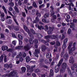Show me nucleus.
I'll list each match as a JSON object with an SVG mask.
<instances>
[{"label": "nucleus", "instance_id": "nucleus-36", "mask_svg": "<svg viewBox=\"0 0 77 77\" xmlns=\"http://www.w3.org/2000/svg\"><path fill=\"white\" fill-rule=\"evenodd\" d=\"M27 55L26 54L25 52H23L22 53V57H23V58H24L25 57H26V56Z\"/></svg>", "mask_w": 77, "mask_h": 77}, {"label": "nucleus", "instance_id": "nucleus-57", "mask_svg": "<svg viewBox=\"0 0 77 77\" xmlns=\"http://www.w3.org/2000/svg\"><path fill=\"white\" fill-rule=\"evenodd\" d=\"M52 32V31H51L50 30V31H48V35H50V34H51Z\"/></svg>", "mask_w": 77, "mask_h": 77}, {"label": "nucleus", "instance_id": "nucleus-33", "mask_svg": "<svg viewBox=\"0 0 77 77\" xmlns=\"http://www.w3.org/2000/svg\"><path fill=\"white\" fill-rule=\"evenodd\" d=\"M17 55V52H14L12 54L11 57L12 58H14L15 56Z\"/></svg>", "mask_w": 77, "mask_h": 77}, {"label": "nucleus", "instance_id": "nucleus-1", "mask_svg": "<svg viewBox=\"0 0 77 77\" xmlns=\"http://www.w3.org/2000/svg\"><path fill=\"white\" fill-rule=\"evenodd\" d=\"M23 29L24 30H25L28 33L29 37L30 38L29 39V44H33L34 41L32 39H34V36L33 35H36V32L34 31V29H30V31L29 29L25 25L23 26ZM31 32L32 34L31 33Z\"/></svg>", "mask_w": 77, "mask_h": 77}, {"label": "nucleus", "instance_id": "nucleus-26", "mask_svg": "<svg viewBox=\"0 0 77 77\" xmlns=\"http://www.w3.org/2000/svg\"><path fill=\"white\" fill-rule=\"evenodd\" d=\"M32 6L34 8H38V6L36 4V3L35 2H33L32 3Z\"/></svg>", "mask_w": 77, "mask_h": 77}, {"label": "nucleus", "instance_id": "nucleus-64", "mask_svg": "<svg viewBox=\"0 0 77 77\" xmlns=\"http://www.w3.org/2000/svg\"><path fill=\"white\" fill-rule=\"evenodd\" d=\"M73 67H74V68H77V63H75L73 65Z\"/></svg>", "mask_w": 77, "mask_h": 77}, {"label": "nucleus", "instance_id": "nucleus-38", "mask_svg": "<svg viewBox=\"0 0 77 77\" xmlns=\"http://www.w3.org/2000/svg\"><path fill=\"white\" fill-rule=\"evenodd\" d=\"M0 17L1 18H4V17H5V13H2L1 14Z\"/></svg>", "mask_w": 77, "mask_h": 77}, {"label": "nucleus", "instance_id": "nucleus-12", "mask_svg": "<svg viewBox=\"0 0 77 77\" xmlns=\"http://www.w3.org/2000/svg\"><path fill=\"white\" fill-rule=\"evenodd\" d=\"M69 62L70 63H73L74 62V60L73 57L71 56L70 58V59L69 60Z\"/></svg>", "mask_w": 77, "mask_h": 77}, {"label": "nucleus", "instance_id": "nucleus-28", "mask_svg": "<svg viewBox=\"0 0 77 77\" xmlns=\"http://www.w3.org/2000/svg\"><path fill=\"white\" fill-rule=\"evenodd\" d=\"M14 9L15 12H16L17 13H19V10L18 9V8H17V7L15 6L14 7Z\"/></svg>", "mask_w": 77, "mask_h": 77}, {"label": "nucleus", "instance_id": "nucleus-23", "mask_svg": "<svg viewBox=\"0 0 77 77\" xmlns=\"http://www.w3.org/2000/svg\"><path fill=\"white\" fill-rule=\"evenodd\" d=\"M18 37L19 38L18 40H23V37L20 34H19L18 35Z\"/></svg>", "mask_w": 77, "mask_h": 77}, {"label": "nucleus", "instance_id": "nucleus-24", "mask_svg": "<svg viewBox=\"0 0 77 77\" xmlns=\"http://www.w3.org/2000/svg\"><path fill=\"white\" fill-rule=\"evenodd\" d=\"M21 70L22 72H25L26 70V68L24 67H23L21 68Z\"/></svg>", "mask_w": 77, "mask_h": 77}, {"label": "nucleus", "instance_id": "nucleus-39", "mask_svg": "<svg viewBox=\"0 0 77 77\" xmlns=\"http://www.w3.org/2000/svg\"><path fill=\"white\" fill-rule=\"evenodd\" d=\"M48 15H49L48 13H46L44 15V18H47V17H49Z\"/></svg>", "mask_w": 77, "mask_h": 77}, {"label": "nucleus", "instance_id": "nucleus-56", "mask_svg": "<svg viewBox=\"0 0 77 77\" xmlns=\"http://www.w3.org/2000/svg\"><path fill=\"white\" fill-rule=\"evenodd\" d=\"M35 72L36 73L38 72H39V69H37L35 70Z\"/></svg>", "mask_w": 77, "mask_h": 77}, {"label": "nucleus", "instance_id": "nucleus-34", "mask_svg": "<svg viewBox=\"0 0 77 77\" xmlns=\"http://www.w3.org/2000/svg\"><path fill=\"white\" fill-rule=\"evenodd\" d=\"M3 55H2L0 57V62H3Z\"/></svg>", "mask_w": 77, "mask_h": 77}, {"label": "nucleus", "instance_id": "nucleus-11", "mask_svg": "<svg viewBox=\"0 0 77 77\" xmlns=\"http://www.w3.org/2000/svg\"><path fill=\"white\" fill-rule=\"evenodd\" d=\"M35 27H38V28L39 30H41V29H44V28L42 25L39 26V25H38V24H36L35 25Z\"/></svg>", "mask_w": 77, "mask_h": 77}, {"label": "nucleus", "instance_id": "nucleus-63", "mask_svg": "<svg viewBox=\"0 0 77 77\" xmlns=\"http://www.w3.org/2000/svg\"><path fill=\"white\" fill-rule=\"evenodd\" d=\"M66 18L67 19H70V18L71 17H70V16H69V15H67L66 16Z\"/></svg>", "mask_w": 77, "mask_h": 77}, {"label": "nucleus", "instance_id": "nucleus-20", "mask_svg": "<svg viewBox=\"0 0 77 77\" xmlns=\"http://www.w3.org/2000/svg\"><path fill=\"white\" fill-rule=\"evenodd\" d=\"M39 11L38 10H37L36 12V15L38 17H40L41 16V13H39Z\"/></svg>", "mask_w": 77, "mask_h": 77}, {"label": "nucleus", "instance_id": "nucleus-22", "mask_svg": "<svg viewBox=\"0 0 77 77\" xmlns=\"http://www.w3.org/2000/svg\"><path fill=\"white\" fill-rule=\"evenodd\" d=\"M46 55L47 58H50L51 57V54L50 53L46 54Z\"/></svg>", "mask_w": 77, "mask_h": 77}, {"label": "nucleus", "instance_id": "nucleus-27", "mask_svg": "<svg viewBox=\"0 0 77 77\" xmlns=\"http://www.w3.org/2000/svg\"><path fill=\"white\" fill-rule=\"evenodd\" d=\"M63 57L64 59L66 60L68 58V54H65L64 55Z\"/></svg>", "mask_w": 77, "mask_h": 77}, {"label": "nucleus", "instance_id": "nucleus-44", "mask_svg": "<svg viewBox=\"0 0 77 77\" xmlns=\"http://www.w3.org/2000/svg\"><path fill=\"white\" fill-rule=\"evenodd\" d=\"M71 29H69L67 31L68 34L69 35V34H71Z\"/></svg>", "mask_w": 77, "mask_h": 77}, {"label": "nucleus", "instance_id": "nucleus-4", "mask_svg": "<svg viewBox=\"0 0 77 77\" xmlns=\"http://www.w3.org/2000/svg\"><path fill=\"white\" fill-rule=\"evenodd\" d=\"M17 74H18L17 72L13 71L12 72H11L10 74H7L6 75H5V77H14V76H16L17 75Z\"/></svg>", "mask_w": 77, "mask_h": 77}, {"label": "nucleus", "instance_id": "nucleus-32", "mask_svg": "<svg viewBox=\"0 0 77 77\" xmlns=\"http://www.w3.org/2000/svg\"><path fill=\"white\" fill-rule=\"evenodd\" d=\"M50 75L51 76H53V75L54 74V72H53V70L52 69H51L50 70Z\"/></svg>", "mask_w": 77, "mask_h": 77}, {"label": "nucleus", "instance_id": "nucleus-3", "mask_svg": "<svg viewBox=\"0 0 77 77\" xmlns=\"http://www.w3.org/2000/svg\"><path fill=\"white\" fill-rule=\"evenodd\" d=\"M63 58H62L59 61V63L57 65V66H56L55 67V72L57 73L58 72H59V66H60L62 64V62H63Z\"/></svg>", "mask_w": 77, "mask_h": 77}, {"label": "nucleus", "instance_id": "nucleus-61", "mask_svg": "<svg viewBox=\"0 0 77 77\" xmlns=\"http://www.w3.org/2000/svg\"><path fill=\"white\" fill-rule=\"evenodd\" d=\"M28 72L27 73V75L29 76V75H30L31 74V72Z\"/></svg>", "mask_w": 77, "mask_h": 77}, {"label": "nucleus", "instance_id": "nucleus-43", "mask_svg": "<svg viewBox=\"0 0 77 77\" xmlns=\"http://www.w3.org/2000/svg\"><path fill=\"white\" fill-rule=\"evenodd\" d=\"M32 8H33V6H30L29 7H27V9L28 11H30V10H31V9H32Z\"/></svg>", "mask_w": 77, "mask_h": 77}, {"label": "nucleus", "instance_id": "nucleus-46", "mask_svg": "<svg viewBox=\"0 0 77 77\" xmlns=\"http://www.w3.org/2000/svg\"><path fill=\"white\" fill-rule=\"evenodd\" d=\"M35 21L37 22V23L39 21V19L38 18V17H36L35 18Z\"/></svg>", "mask_w": 77, "mask_h": 77}, {"label": "nucleus", "instance_id": "nucleus-55", "mask_svg": "<svg viewBox=\"0 0 77 77\" xmlns=\"http://www.w3.org/2000/svg\"><path fill=\"white\" fill-rule=\"evenodd\" d=\"M22 15L23 17H26V15L25 12H22Z\"/></svg>", "mask_w": 77, "mask_h": 77}, {"label": "nucleus", "instance_id": "nucleus-21", "mask_svg": "<svg viewBox=\"0 0 77 77\" xmlns=\"http://www.w3.org/2000/svg\"><path fill=\"white\" fill-rule=\"evenodd\" d=\"M67 71L69 75H71V77H73V75H72V74L71 73V70L68 68H67Z\"/></svg>", "mask_w": 77, "mask_h": 77}, {"label": "nucleus", "instance_id": "nucleus-13", "mask_svg": "<svg viewBox=\"0 0 77 77\" xmlns=\"http://www.w3.org/2000/svg\"><path fill=\"white\" fill-rule=\"evenodd\" d=\"M41 49L42 51H45L47 49L46 46L44 45H42Z\"/></svg>", "mask_w": 77, "mask_h": 77}, {"label": "nucleus", "instance_id": "nucleus-10", "mask_svg": "<svg viewBox=\"0 0 77 77\" xmlns=\"http://www.w3.org/2000/svg\"><path fill=\"white\" fill-rule=\"evenodd\" d=\"M30 47L29 46V45L27 44L26 45H25L24 47V49L25 51H28L29 50V48Z\"/></svg>", "mask_w": 77, "mask_h": 77}, {"label": "nucleus", "instance_id": "nucleus-60", "mask_svg": "<svg viewBox=\"0 0 77 77\" xmlns=\"http://www.w3.org/2000/svg\"><path fill=\"white\" fill-rule=\"evenodd\" d=\"M44 61V59L43 58H42L40 59V62L41 63H42Z\"/></svg>", "mask_w": 77, "mask_h": 77}, {"label": "nucleus", "instance_id": "nucleus-58", "mask_svg": "<svg viewBox=\"0 0 77 77\" xmlns=\"http://www.w3.org/2000/svg\"><path fill=\"white\" fill-rule=\"evenodd\" d=\"M9 5H10L11 6H13L14 5V4L13 3H9Z\"/></svg>", "mask_w": 77, "mask_h": 77}, {"label": "nucleus", "instance_id": "nucleus-16", "mask_svg": "<svg viewBox=\"0 0 77 77\" xmlns=\"http://www.w3.org/2000/svg\"><path fill=\"white\" fill-rule=\"evenodd\" d=\"M8 49V46L4 45L2 46V51H5Z\"/></svg>", "mask_w": 77, "mask_h": 77}, {"label": "nucleus", "instance_id": "nucleus-49", "mask_svg": "<svg viewBox=\"0 0 77 77\" xmlns=\"http://www.w3.org/2000/svg\"><path fill=\"white\" fill-rule=\"evenodd\" d=\"M35 67H36V66L35 65H34V66L31 67V71H32V72H33V71H34L33 68H35Z\"/></svg>", "mask_w": 77, "mask_h": 77}, {"label": "nucleus", "instance_id": "nucleus-37", "mask_svg": "<svg viewBox=\"0 0 77 77\" xmlns=\"http://www.w3.org/2000/svg\"><path fill=\"white\" fill-rule=\"evenodd\" d=\"M49 29L50 30L51 32H53V30H54V27H51L50 26L49 27Z\"/></svg>", "mask_w": 77, "mask_h": 77}, {"label": "nucleus", "instance_id": "nucleus-15", "mask_svg": "<svg viewBox=\"0 0 77 77\" xmlns=\"http://www.w3.org/2000/svg\"><path fill=\"white\" fill-rule=\"evenodd\" d=\"M5 68H12V66L11 64H9V65L8 64H5L4 65Z\"/></svg>", "mask_w": 77, "mask_h": 77}, {"label": "nucleus", "instance_id": "nucleus-59", "mask_svg": "<svg viewBox=\"0 0 77 77\" xmlns=\"http://www.w3.org/2000/svg\"><path fill=\"white\" fill-rule=\"evenodd\" d=\"M42 21L43 23H46L47 22V20L45 19H42Z\"/></svg>", "mask_w": 77, "mask_h": 77}, {"label": "nucleus", "instance_id": "nucleus-5", "mask_svg": "<svg viewBox=\"0 0 77 77\" xmlns=\"http://www.w3.org/2000/svg\"><path fill=\"white\" fill-rule=\"evenodd\" d=\"M66 66H67V64L65 63H63L61 66V69L60 71V72L62 73L64 72L66 68Z\"/></svg>", "mask_w": 77, "mask_h": 77}, {"label": "nucleus", "instance_id": "nucleus-25", "mask_svg": "<svg viewBox=\"0 0 77 77\" xmlns=\"http://www.w3.org/2000/svg\"><path fill=\"white\" fill-rule=\"evenodd\" d=\"M22 48H23V46H19L15 47V49L16 50H20Z\"/></svg>", "mask_w": 77, "mask_h": 77}, {"label": "nucleus", "instance_id": "nucleus-19", "mask_svg": "<svg viewBox=\"0 0 77 77\" xmlns=\"http://www.w3.org/2000/svg\"><path fill=\"white\" fill-rule=\"evenodd\" d=\"M14 27H15V26L14 25L8 26V28L10 30L14 29Z\"/></svg>", "mask_w": 77, "mask_h": 77}, {"label": "nucleus", "instance_id": "nucleus-9", "mask_svg": "<svg viewBox=\"0 0 77 77\" xmlns=\"http://www.w3.org/2000/svg\"><path fill=\"white\" fill-rule=\"evenodd\" d=\"M50 8L51 9V10H50V12L51 14V16L52 17L53 15H54V14H55V13L53 11V10H54V8L53 7V6H51Z\"/></svg>", "mask_w": 77, "mask_h": 77}, {"label": "nucleus", "instance_id": "nucleus-35", "mask_svg": "<svg viewBox=\"0 0 77 77\" xmlns=\"http://www.w3.org/2000/svg\"><path fill=\"white\" fill-rule=\"evenodd\" d=\"M14 28L15 31H18V30H19V26H16L14 27Z\"/></svg>", "mask_w": 77, "mask_h": 77}, {"label": "nucleus", "instance_id": "nucleus-31", "mask_svg": "<svg viewBox=\"0 0 77 77\" xmlns=\"http://www.w3.org/2000/svg\"><path fill=\"white\" fill-rule=\"evenodd\" d=\"M2 8L3 10H4L5 14H8V13L7 12L6 9V8H5V6H3L2 7Z\"/></svg>", "mask_w": 77, "mask_h": 77}, {"label": "nucleus", "instance_id": "nucleus-41", "mask_svg": "<svg viewBox=\"0 0 77 77\" xmlns=\"http://www.w3.org/2000/svg\"><path fill=\"white\" fill-rule=\"evenodd\" d=\"M18 4L19 6H21L22 5V2L20 0H19Z\"/></svg>", "mask_w": 77, "mask_h": 77}, {"label": "nucleus", "instance_id": "nucleus-7", "mask_svg": "<svg viewBox=\"0 0 77 77\" xmlns=\"http://www.w3.org/2000/svg\"><path fill=\"white\" fill-rule=\"evenodd\" d=\"M68 41V39L67 38L65 39L63 41V44L62 46V48L63 50H64L66 48V43Z\"/></svg>", "mask_w": 77, "mask_h": 77}, {"label": "nucleus", "instance_id": "nucleus-6", "mask_svg": "<svg viewBox=\"0 0 77 77\" xmlns=\"http://www.w3.org/2000/svg\"><path fill=\"white\" fill-rule=\"evenodd\" d=\"M8 13L10 15H11V16H12V17H13V20L15 22L16 24L17 25V26L19 25V24H18V22H17V19L15 18V16H14L13 14H12L11 12L9 11H8Z\"/></svg>", "mask_w": 77, "mask_h": 77}, {"label": "nucleus", "instance_id": "nucleus-30", "mask_svg": "<svg viewBox=\"0 0 77 77\" xmlns=\"http://www.w3.org/2000/svg\"><path fill=\"white\" fill-rule=\"evenodd\" d=\"M50 37H51V35H47L45 36V38L46 39H49V38H50Z\"/></svg>", "mask_w": 77, "mask_h": 77}, {"label": "nucleus", "instance_id": "nucleus-2", "mask_svg": "<svg viewBox=\"0 0 77 77\" xmlns=\"http://www.w3.org/2000/svg\"><path fill=\"white\" fill-rule=\"evenodd\" d=\"M72 43L70 42V43L69 44V45L68 46L67 48L68 50L69 51V54H71V53H72V51H75V48H74V47H73L71 48V47H72Z\"/></svg>", "mask_w": 77, "mask_h": 77}, {"label": "nucleus", "instance_id": "nucleus-45", "mask_svg": "<svg viewBox=\"0 0 77 77\" xmlns=\"http://www.w3.org/2000/svg\"><path fill=\"white\" fill-rule=\"evenodd\" d=\"M12 37L13 38H17V37L15 35V34L12 33L11 34Z\"/></svg>", "mask_w": 77, "mask_h": 77}, {"label": "nucleus", "instance_id": "nucleus-17", "mask_svg": "<svg viewBox=\"0 0 77 77\" xmlns=\"http://www.w3.org/2000/svg\"><path fill=\"white\" fill-rule=\"evenodd\" d=\"M26 67L27 68V72H32L31 67L30 68V66L29 65L27 66Z\"/></svg>", "mask_w": 77, "mask_h": 77}, {"label": "nucleus", "instance_id": "nucleus-53", "mask_svg": "<svg viewBox=\"0 0 77 77\" xmlns=\"http://www.w3.org/2000/svg\"><path fill=\"white\" fill-rule=\"evenodd\" d=\"M1 38H5V35H4V34L3 33H1Z\"/></svg>", "mask_w": 77, "mask_h": 77}, {"label": "nucleus", "instance_id": "nucleus-8", "mask_svg": "<svg viewBox=\"0 0 77 77\" xmlns=\"http://www.w3.org/2000/svg\"><path fill=\"white\" fill-rule=\"evenodd\" d=\"M50 41V39H47L46 40V41L44 39H42L41 40V42L42 43H43L46 45H48V42Z\"/></svg>", "mask_w": 77, "mask_h": 77}, {"label": "nucleus", "instance_id": "nucleus-14", "mask_svg": "<svg viewBox=\"0 0 77 77\" xmlns=\"http://www.w3.org/2000/svg\"><path fill=\"white\" fill-rule=\"evenodd\" d=\"M57 37H58V35H51V38L53 39H57Z\"/></svg>", "mask_w": 77, "mask_h": 77}, {"label": "nucleus", "instance_id": "nucleus-62", "mask_svg": "<svg viewBox=\"0 0 77 77\" xmlns=\"http://www.w3.org/2000/svg\"><path fill=\"white\" fill-rule=\"evenodd\" d=\"M68 9L69 11H71V6H69L68 7Z\"/></svg>", "mask_w": 77, "mask_h": 77}, {"label": "nucleus", "instance_id": "nucleus-18", "mask_svg": "<svg viewBox=\"0 0 77 77\" xmlns=\"http://www.w3.org/2000/svg\"><path fill=\"white\" fill-rule=\"evenodd\" d=\"M30 57L29 56H27L26 58V62H29V61H30Z\"/></svg>", "mask_w": 77, "mask_h": 77}, {"label": "nucleus", "instance_id": "nucleus-40", "mask_svg": "<svg viewBox=\"0 0 77 77\" xmlns=\"http://www.w3.org/2000/svg\"><path fill=\"white\" fill-rule=\"evenodd\" d=\"M23 40H19L18 41H19V45H22L23 44V42L22 41Z\"/></svg>", "mask_w": 77, "mask_h": 77}, {"label": "nucleus", "instance_id": "nucleus-51", "mask_svg": "<svg viewBox=\"0 0 77 77\" xmlns=\"http://www.w3.org/2000/svg\"><path fill=\"white\" fill-rule=\"evenodd\" d=\"M56 45L57 46H60V43L59 42L57 41Z\"/></svg>", "mask_w": 77, "mask_h": 77}, {"label": "nucleus", "instance_id": "nucleus-52", "mask_svg": "<svg viewBox=\"0 0 77 77\" xmlns=\"http://www.w3.org/2000/svg\"><path fill=\"white\" fill-rule=\"evenodd\" d=\"M7 51L8 52H12L13 51L12 49L9 48V49L7 50Z\"/></svg>", "mask_w": 77, "mask_h": 77}, {"label": "nucleus", "instance_id": "nucleus-54", "mask_svg": "<svg viewBox=\"0 0 77 77\" xmlns=\"http://www.w3.org/2000/svg\"><path fill=\"white\" fill-rule=\"evenodd\" d=\"M65 5L64 4H61V6L60 7V9H61V8H63L64 6H65Z\"/></svg>", "mask_w": 77, "mask_h": 77}, {"label": "nucleus", "instance_id": "nucleus-50", "mask_svg": "<svg viewBox=\"0 0 77 77\" xmlns=\"http://www.w3.org/2000/svg\"><path fill=\"white\" fill-rule=\"evenodd\" d=\"M19 61L20 62H23V58L22 57H21L19 58Z\"/></svg>", "mask_w": 77, "mask_h": 77}, {"label": "nucleus", "instance_id": "nucleus-29", "mask_svg": "<svg viewBox=\"0 0 77 77\" xmlns=\"http://www.w3.org/2000/svg\"><path fill=\"white\" fill-rule=\"evenodd\" d=\"M22 56V53H21V52H20L19 53V54L17 56H16V58L17 59L18 58H20V57H21V56Z\"/></svg>", "mask_w": 77, "mask_h": 77}, {"label": "nucleus", "instance_id": "nucleus-42", "mask_svg": "<svg viewBox=\"0 0 77 77\" xmlns=\"http://www.w3.org/2000/svg\"><path fill=\"white\" fill-rule=\"evenodd\" d=\"M35 53H37V54L40 53V52L39 51V49H35Z\"/></svg>", "mask_w": 77, "mask_h": 77}, {"label": "nucleus", "instance_id": "nucleus-47", "mask_svg": "<svg viewBox=\"0 0 77 77\" xmlns=\"http://www.w3.org/2000/svg\"><path fill=\"white\" fill-rule=\"evenodd\" d=\"M34 42V44H38V39H35Z\"/></svg>", "mask_w": 77, "mask_h": 77}, {"label": "nucleus", "instance_id": "nucleus-48", "mask_svg": "<svg viewBox=\"0 0 77 77\" xmlns=\"http://www.w3.org/2000/svg\"><path fill=\"white\" fill-rule=\"evenodd\" d=\"M4 62H7V56H5L4 59Z\"/></svg>", "mask_w": 77, "mask_h": 77}]
</instances>
